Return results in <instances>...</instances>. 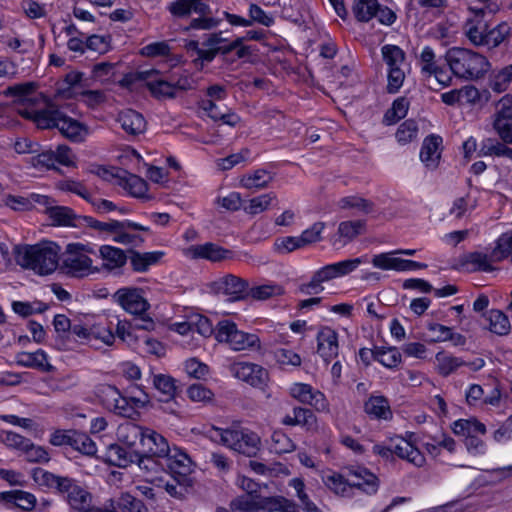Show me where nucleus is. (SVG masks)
I'll return each mask as SVG.
<instances>
[{
  "mask_svg": "<svg viewBox=\"0 0 512 512\" xmlns=\"http://www.w3.org/2000/svg\"><path fill=\"white\" fill-rule=\"evenodd\" d=\"M34 90V83L29 82L9 87L6 94L18 97L21 102L34 103L39 100L46 102L45 98L41 94H35ZM20 114L31 119L38 128H58L64 137L73 142H82L89 134V129L85 124L63 114L53 105L47 103L44 108L29 107L20 110Z\"/></svg>",
  "mask_w": 512,
  "mask_h": 512,
  "instance_id": "obj_1",
  "label": "nucleus"
},
{
  "mask_svg": "<svg viewBox=\"0 0 512 512\" xmlns=\"http://www.w3.org/2000/svg\"><path fill=\"white\" fill-rule=\"evenodd\" d=\"M61 248L52 241H42L35 245H19L14 248L16 263L39 276H47L56 271L59 265Z\"/></svg>",
  "mask_w": 512,
  "mask_h": 512,
  "instance_id": "obj_2",
  "label": "nucleus"
},
{
  "mask_svg": "<svg viewBox=\"0 0 512 512\" xmlns=\"http://www.w3.org/2000/svg\"><path fill=\"white\" fill-rule=\"evenodd\" d=\"M445 60L455 76L466 80L482 77L490 67V63L485 56L461 47L448 49Z\"/></svg>",
  "mask_w": 512,
  "mask_h": 512,
  "instance_id": "obj_3",
  "label": "nucleus"
},
{
  "mask_svg": "<svg viewBox=\"0 0 512 512\" xmlns=\"http://www.w3.org/2000/svg\"><path fill=\"white\" fill-rule=\"evenodd\" d=\"M207 433L212 441L248 456L254 455L260 444V438L256 433L239 426L228 428L212 426Z\"/></svg>",
  "mask_w": 512,
  "mask_h": 512,
  "instance_id": "obj_4",
  "label": "nucleus"
},
{
  "mask_svg": "<svg viewBox=\"0 0 512 512\" xmlns=\"http://www.w3.org/2000/svg\"><path fill=\"white\" fill-rule=\"evenodd\" d=\"M94 253L92 245L79 242L69 243L65 249L61 268L67 275L76 278L98 274L101 269L94 265V261L90 257Z\"/></svg>",
  "mask_w": 512,
  "mask_h": 512,
  "instance_id": "obj_5",
  "label": "nucleus"
},
{
  "mask_svg": "<svg viewBox=\"0 0 512 512\" xmlns=\"http://www.w3.org/2000/svg\"><path fill=\"white\" fill-rule=\"evenodd\" d=\"M214 335L218 343L226 345L235 352L261 349L258 335L240 330L235 322L228 319L217 323Z\"/></svg>",
  "mask_w": 512,
  "mask_h": 512,
  "instance_id": "obj_6",
  "label": "nucleus"
},
{
  "mask_svg": "<svg viewBox=\"0 0 512 512\" xmlns=\"http://www.w3.org/2000/svg\"><path fill=\"white\" fill-rule=\"evenodd\" d=\"M148 232L149 228L131 220H110L106 238L124 246L142 245L145 239L139 232Z\"/></svg>",
  "mask_w": 512,
  "mask_h": 512,
  "instance_id": "obj_7",
  "label": "nucleus"
},
{
  "mask_svg": "<svg viewBox=\"0 0 512 512\" xmlns=\"http://www.w3.org/2000/svg\"><path fill=\"white\" fill-rule=\"evenodd\" d=\"M166 465L180 486L190 487L193 484L191 474L195 470V464L190 456L181 448L174 446L165 454Z\"/></svg>",
  "mask_w": 512,
  "mask_h": 512,
  "instance_id": "obj_8",
  "label": "nucleus"
},
{
  "mask_svg": "<svg viewBox=\"0 0 512 512\" xmlns=\"http://www.w3.org/2000/svg\"><path fill=\"white\" fill-rule=\"evenodd\" d=\"M493 128L500 139L512 145V95H504L495 107L492 121Z\"/></svg>",
  "mask_w": 512,
  "mask_h": 512,
  "instance_id": "obj_9",
  "label": "nucleus"
},
{
  "mask_svg": "<svg viewBox=\"0 0 512 512\" xmlns=\"http://www.w3.org/2000/svg\"><path fill=\"white\" fill-rule=\"evenodd\" d=\"M248 288L249 284L246 280L233 274L219 277L210 284L213 293L223 295L230 301H239L246 298Z\"/></svg>",
  "mask_w": 512,
  "mask_h": 512,
  "instance_id": "obj_10",
  "label": "nucleus"
},
{
  "mask_svg": "<svg viewBox=\"0 0 512 512\" xmlns=\"http://www.w3.org/2000/svg\"><path fill=\"white\" fill-rule=\"evenodd\" d=\"M113 298L122 309L133 315L141 316L150 308V304L144 296V291L140 288H120L114 293Z\"/></svg>",
  "mask_w": 512,
  "mask_h": 512,
  "instance_id": "obj_11",
  "label": "nucleus"
},
{
  "mask_svg": "<svg viewBox=\"0 0 512 512\" xmlns=\"http://www.w3.org/2000/svg\"><path fill=\"white\" fill-rule=\"evenodd\" d=\"M350 484L355 496L359 493L366 495H374L379 489V479L366 467H350L347 468Z\"/></svg>",
  "mask_w": 512,
  "mask_h": 512,
  "instance_id": "obj_12",
  "label": "nucleus"
},
{
  "mask_svg": "<svg viewBox=\"0 0 512 512\" xmlns=\"http://www.w3.org/2000/svg\"><path fill=\"white\" fill-rule=\"evenodd\" d=\"M288 393L296 401L313 406L318 411L328 410L325 395L307 383L296 382L291 384Z\"/></svg>",
  "mask_w": 512,
  "mask_h": 512,
  "instance_id": "obj_13",
  "label": "nucleus"
},
{
  "mask_svg": "<svg viewBox=\"0 0 512 512\" xmlns=\"http://www.w3.org/2000/svg\"><path fill=\"white\" fill-rule=\"evenodd\" d=\"M136 79L145 82V85L156 98H173L175 94V85L163 79L159 71L154 69H146L137 71Z\"/></svg>",
  "mask_w": 512,
  "mask_h": 512,
  "instance_id": "obj_14",
  "label": "nucleus"
},
{
  "mask_svg": "<svg viewBox=\"0 0 512 512\" xmlns=\"http://www.w3.org/2000/svg\"><path fill=\"white\" fill-rule=\"evenodd\" d=\"M317 353L328 364L339 354V335L329 326H321L316 334Z\"/></svg>",
  "mask_w": 512,
  "mask_h": 512,
  "instance_id": "obj_15",
  "label": "nucleus"
},
{
  "mask_svg": "<svg viewBox=\"0 0 512 512\" xmlns=\"http://www.w3.org/2000/svg\"><path fill=\"white\" fill-rule=\"evenodd\" d=\"M183 254L189 259H204L212 262L231 259L233 257L230 250L211 242L191 245L183 250Z\"/></svg>",
  "mask_w": 512,
  "mask_h": 512,
  "instance_id": "obj_16",
  "label": "nucleus"
},
{
  "mask_svg": "<svg viewBox=\"0 0 512 512\" xmlns=\"http://www.w3.org/2000/svg\"><path fill=\"white\" fill-rule=\"evenodd\" d=\"M474 15L468 18L464 24L463 31L467 39L475 46H484L487 36L488 24L484 20V14H491L484 6L481 9H471Z\"/></svg>",
  "mask_w": 512,
  "mask_h": 512,
  "instance_id": "obj_17",
  "label": "nucleus"
},
{
  "mask_svg": "<svg viewBox=\"0 0 512 512\" xmlns=\"http://www.w3.org/2000/svg\"><path fill=\"white\" fill-rule=\"evenodd\" d=\"M98 397L109 411L120 416L129 417L130 408L125 396L116 387L109 384L100 385L98 387Z\"/></svg>",
  "mask_w": 512,
  "mask_h": 512,
  "instance_id": "obj_18",
  "label": "nucleus"
},
{
  "mask_svg": "<svg viewBox=\"0 0 512 512\" xmlns=\"http://www.w3.org/2000/svg\"><path fill=\"white\" fill-rule=\"evenodd\" d=\"M230 371L234 377L253 387H260L267 378V372L263 367L249 362L234 363L230 366Z\"/></svg>",
  "mask_w": 512,
  "mask_h": 512,
  "instance_id": "obj_19",
  "label": "nucleus"
},
{
  "mask_svg": "<svg viewBox=\"0 0 512 512\" xmlns=\"http://www.w3.org/2000/svg\"><path fill=\"white\" fill-rule=\"evenodd\" d=\"M321 479L324 486L335 496L345 499L355 497L347 470L345 473L328 470L323 472Z\"/></svg>",
  "mask_w": 512,
  "mask_h": 512,
  "instance_id": "obj_20",
  "label": "nucleus"
},
{
  "mask_svg": "<svg viewBox=\"0 0 512 512\" xmlns=\"http://www.w3.org/2000/svg\"><path fill=\"white\" fill-rule=\"evenodd\" d=\"M363 410L372 420L390 421L393 418L389 400L380 394H371L364 401Z\"/></svg>",
  "mask_w": 512,
  "mask_h": 512,
  "instance_id": "obj_21",
  "label": "nucleus"
},
{
  "mask_svg": "<svg viewBox=\"0 0 512 512\" xmlns=\"http://www.w3.org/2000/svg\"><path fill=\"white\" fill-rule=\"evenodd\" d=\"M168 11L177 18L189 17L193 14L206 16L209 6L203 0H175L168 4Z\"/></svg>",
  "mask_w": 512,
  "mask_h": 512,
  "instance_id": "obj_22",
  "label": "nucleus"
},
{
  "mask_svg": "<svg viewBox=\"0 0 512 512\" xmlns=\"http://www.w3.org/2000/svg\"><path fill=\"white\" fill-rule=\"evenodd\" d=\"M99 258L102 261L100 269L108 272H115L122 269L127 263L125 251L112 245H102L99 247Z\"/></svg>",
  "mask_w": 512,
  "mask_h": 512,
  "instance_id": "obj_23",
  "label": "nucleus"
},
{
  "mask_svg": "<svg viewBox=\"0 0 512 512\" xmlns=\"http://www.w3.org/2000/svg\"><path fill=\"white\" fill-rule=\"evenodd\" d=\"M141 446L146 455L157 458H164L165 454H168L171 448L167 440L161 434L150 428H145L141 439Z\"/></svg>",
  "mask_w": 512,
  "mask_h": 512,
  "instance_id": "obj_24",
  "label": "nucleus"
},
{
  "mask_svg": "<svg viewBox=\"0 0 512 512\" xmlns=\"http://www.w3.org/2000/svg\"><path fill=\"white\" fill-rule=\"evenodd\" d=\"M156 458L151 455L140 456L137 466L144 481L156 487H162L164 471Z\"/></svg>",
  "mask_w": 512,
  "mask_h": 512,
  "instance_id": "obj_25",
  "label": "nucleus"
},
{
  "mask_svg": "<svg viewBox=\"0 0 512 512\" xmlns=\"http://www.w3.org/2000/svg\"><path fill=\"white\" fill-rule=\"evenodd\" d=\"M60 493L66 495V501L76 511L82 510L91 504L90 493L70 478H68V483L62 486Z\"/></svg>",
  "mask_w": 512,
  "mask_h": 512,
  "instance_id": "obj_26",
  "label": "nucleus"
},
{
  "mask_svg": "<svg viewBox=\"0 0 512 512\" xmlns=\"http://www.w3.org/2000/svg\"><path fill=\"white\" fill-rule=\"evenodd\" d=\"M281 423L285 426H300L306 430H314L317 427V418L307 408L294 407L291 413L282 418Z\"/></svg>",
  "mask_w": 512,
  "mask_h": 512,
  "instance_id": "obj_27",
  "label": "nucleus"
},
{
  "mask_svg": "<svg viewBox=\"0 0 512 512\" xmlns=\"http://www.w3.org/2000/svg\"><path fill=\"white\" fill-rule=\"evenodd\" d=\"M393 453L417 467H421L425 463V457L419 449L404 438H396L394 440Z\"/></svg>",
  "mask_w": 512,
  "mask_h": 512,
  "instance_id": "obj_28",
  "label": "nucleus"
},
{
  "mask_svg": "<svg viewBox=\"0 0 512 512\" xmlns=\"http://www.w3.org/2000/svg\"><path fill=\"white\" fill-rule=\"evenodd\" d=\"M117 121L122 129L130 135H138L145 131L146 121L143 116L135 110L127 109L121 111Z\"/></svg>",
  "mask_w": 512,
  "mask_h": 512,
  "instance_id": "obj_29",
  "label": "nucleus"
},
{
  "mask_svg": "<svg viewBox=\"0 0 512 512\" xmlns=\"http://www.w3.org/2000/svg\"><path fill=\"white\" fill-rule=\"evenodd\" d=\"M451 429L455 435L464 437L465 440L474 436H483L486 433V426L474 417L454 421Z\"/></svg>",
  "mask_w": 512,
  "mask_h": 512,
  "instance_id": "obj_30",
  "label": "nucleus"
},
{
  "mask_svg": "<svg viewBox=\"0 0 512 512\" xmlns=\"http://www.w3.org/2000/svg\"><path fill=\"white\" fill-rule=\"evenodd\" d=\"M16 362L20 366L39 369L44 372H49L53 369L48 361L47 354L41 349L35 352L18 353L16 355Z\"/></svg>",
  "mask_w": 512,
  "mask_h": 512,
  "instance_id": "obj_31",
  "label": "nucleus"
},
{
  "mask_svg": "<svg viewBox=\"0 0 512 512\" xmlns=\"http://www.w3.org/2000/svg\"><path fill=\"white\" fill-rule=\"evenodd\" d=\"M273 180V174L265 169H257L242 175L239 185L248 190H260L268 187Z\"/></svg>",
  "mask_w": 512,
  "mask_h": 512,
  "instance_id": "obj_32",
  "label": "nucleus"
},
{
  "mask_svg": "<svg viewBox=\"0 0 512 512\" xmlns=\"http://www.w3.org/2000/svg\"><path fill=\"white\" fill-rule=\"evenodd\" d=\"M442 139L439 136L431 135L424 139L420 151V159L428 168H435L440 159V145Z\"/></svg>",
  "mask_w": 512,
  "mask_h": 512,
  "instance_id": "obj_33",
  "label": "nucleus"
},
{
  "mask_svg": "<svg viewBox=\"0 0 512 512\" xmlns=\"http://www.w3.org/2000/svg\"><path fill=\"white\" fill-rule=\"evenodd\" d=\"M164 255L165 252L163 251H134L130 256V264L134 271L143 273L146 272L151 266L158 264Z\"/></svg>",
  "mask_w": 512,
  "mask_h": 512,
  "instance_id": "obj_34",
  "label": "nucleus"
},
{
  "mask_svg": "<svg viewBox=\"0 0 512 512\" xmlns=\"http://www.w3.org/2000/svg\"><path fill=\"white\" fill-rule=\"evenodd\" d=\"M0 500L14 504L25 511H32L37 504L34 494L23 490H12L0 493Z\"/></svg>",
  "mask_w": 512,
  "mask_h": 512,
  "instance_id": "obj_35",
  "label": "nucleus"
},
{
  "mask_svg": "<svg viewBox=\"0 0 512 512\" xmlns=\"http://www.w3.org/2000/svg\"><path fill=\"white\" fill-rule=\"evenodd\" d=\"M83 79V73L78 71H71L66 74L62 81L57 83V95L64 99L75 97L79 91L78 87Z\"/></svg>",
  "mask_w": 512,
  "mask_h": 512,
  "instance_id": "obj_36",
  "label": "nucleus"
},
{
  "mask_svg": "<svg viewBox=\"0 0 512 512\" xmlns=\"http://www.w3.org/2000/svg\"><path fill=\"white\" fill-rule=\"evenodd\" d=\"M285 293L283 285L276 282H266L260 285L248 288L247 296L254 300L265 301L268 299L280 297Z\"/></svg>",
  "mask_w": 512,
  "mask_h": 512,
  "instance_id": "obj_37",
  "label": "nucleus"
},
{
  "mask_svg": "<svg viewBox=\"0 0 512 512\" xmlns=\"http://www.w3.org/2000/svg\"><path fill=\"white\" fill-rule=\"evenodd\" d=\"M334 278H338V276L336 273L335 265L332 263L322 267L317 272H315L311 280L304 286V289L309 294L320 293L324 289L322 283L328 282Z\"/></svg>",
  "mask_w": 512,
  "mask_h": 512,
  "instance_id": "obj_38",
  "label": "nucleus"
},
{
  "mask_svg": "<svg viewBox=\"0 0 512 512\" xmlns=\"http://www.w3.org/2000/svg\"><path fill=\"white\" fill-rule=\"evenodd\" d=\"M110 512H149V509L141 500L125 493L111 501Z\"/></svg>",
  "mask_w": 512,
  "mask_h": 512,
  "instance_id": "obj_39",
  "label": "nucleus"
},
{
  "mask_svg": "<svg viewBox=\"0 0 512 512\" xmlns=\"http://www.w3.org/2000/svg\"><path fill=\"white\" fill-rule=\"evenodd\" d=\"M32 479L38 485L47 488H56L59 492L65 483H68L67 477L56 476L42 468L32 470Z\"/></svg>",
  "mask_w": 512,
  "mask_h": 512,
  "instance_id": "obj_40",
  "label": "nucleus"
},
{
  "mask_svg": "<svg viewBox=\"0 0 512 512\" xmlns=\"http://www.w3.org/2000/svg\"><path fill=\"white\" fill-rule=\"evenodd\" d=\"M493 258L492 250L489 253L472 252L465 257V264L468 269L488 272L493 270L494 263L500 262Z\"/></svg>",
  "mask_w": 512,
  "mask_h": 512,
  "instance_id": "obj_41",
  "label": "nucleus"
},
{
  "mask_svg": "<svg viewBox=\"0 0 512 512\" xmlns=\"http://www.w3.org/2000/svg\"><path fill=\"white\" fill-rule=\"evenodd\" d=\"M398 255L397 250L375 254L371 259V264L377 269L400 272L402 258Z\"/></svg>",
  "mask_w": 512,
  "mask_h": 512,
  "instance_id": "obj_42",
  "label": "nucleus"
},
{
  "mask_svg": "<svg viewBox=\"0 0 512 512\" xmlns=\"http://www.w3.org/2000/svg\"><path fill=\"white\" fill-rule=\"evenodd\" d=\"M381 53L386 64V70L405 68V53L400 47L396 45H384L381 49Z\"/></svg>",
  "mask_w": 512,
  "mask_h": 512,
  "instance_id": "obj_43",
  "label": "nucleus"
},
{
  "mask_svg": "<svg viewBox=\"0 0 512 512\" xmlns=\"http://www.w3.org/2000/svg\"><path fill=\"white\" fill-rule=\"evenodd\" d=\"M276 201L274 193H265L251 198L244 206L243 210L248 215H258L267 211Z\"/></svg>",
  "mask_w": 512,
  "mask_h": 512,
  "instance_id": "obj_44",
  "label": "nucleus"
},
{
  "mask_svg": "<svg viewBox=\"0 0 512 512\" xmlns=\"http://www.w3.org/2000/svg\"><path fill=\"white\" fill-rule=\"evenodd\" d=\"M512 83V64L494 71L489 78V87L496 93L505 92Z\"/></svg>",
  "mask_w": 512,
  "mask_h": 512,
  "instance_id": "obj_45",
  "label": "nucleus"
},
{
  "mask_svg": "<svg viewBox=\"0 0 512 512\" xmlns=\"http://www.w3.org/2000/svg\"><path fill=\"white\" fill-rule=\"evenodd\" d=\"M48 217L56 226H76L75 220L77 218L74 211L67 206L50 207L48 210Z\"/></svg>",
  "mask_w": 512,
  "mask_h": 512,
  "instance_id": "obj_46",
  "label": "nucleus"
},
{
  "mask_svg": "<svg viewBox=\"0 0 512 512\" xmlns=\"http://www.w3.org/2000/svg\"><path fill=\"white\" fill-rule=\"evenodd\" d=\"M477 198L476 191H469L465 196L454 200L450 213L456 218L465 216L477 207Z\"/></svg>",
  "mask_w": 512,
  "mask_h": 512,
  "instance_id": "obj_47",
  "label": "nucleus"
},
{
  "mask_svg": "<svg viewBox=\"0 0 512 512\" xmlns=\"http://www.w3.org/2000/svg\"><path fill=\"white\" fill-rule=\"evenodd\" d=\"M268 512H297V506L294 502L282 497H262L261 496V511Z\"/></svg>",
  "mask_w": 512,
  "mask_h": 512,
  "instance_id": "obj_48",
  "label": "nucleus"
},
{
  "mask_svg": "<svg viewBox=\"0 0 512 512\" xmlns=\"http://www.w3.org/2000/svg\"><path fill=\"white\" fill-rule=\"evenodd\" d=\"M489 330L497 335H506L511 330L508 316L501 310L492 309L487 314Z\"/></svg>",
  "mask_w": 512,
  "mask_h": 512,
  "instance_id": "obj_49",
  "label": "nucleus"
},
{
  "mask_svg": "<svg viewBox=\"0 0 512 512\" xmlns=\"http://www.w3.org/2000/svg\"><path fill=\"white\" fill-rule=\"evenodd\" d=\"M377 8V0H354L352 11L358 21L368 22L377 13Z\"/></svg>",
  "mask_w": 512,
  "mask_h": 512,
  "instance_id": "obj_50",
  "label": "nucleus"
},
{
  "mask_svg": "<svg viewBox=\"0 0 512 512\" xmlns=\"http://www.w3.org/2000/svg\"><path fill=\"white\" fill-rule=\"evenodd\" d=\"M145 428L134 423H125L118 428V438L128 446H134L137 441L141 442Z\"/></svg>",
  "mask_w": 512,
  "mask_h": 512,
  "instance_id": "obj_51",
  "label": "nucleus"
},
{
  "mask_svg": "<svg viewBox=\"0 0 512 512\" xmlns=\"http://www.w3.org/2000/svg\"><path fill=\"white\" fill-rule=\"evenodd\" d=\"M170 329L184 337L190 336V339L182 343L186 348L193 350L200 347L201 338L193 335V323L191 319L189 321L174 322L170 325Z\"/></svg>",
  "mask_w": 512,
  "mask_h": 512,
  "instance_id": "obj_52",
  "label": "nucleus"
},
{
  "mask_svg": "<svg viewBox=\"0 0 512 512\" xmlns=\"http://www.w3.org/2000/svg\"><path fill=\"white\" fill-rule=\"evenodd\" d=\"M231 509L238 512L261 511L260 495H241L231 502Z\"/></svg>",
  "mask_w": 512,
  "mask_h": 512,
  "instance_id": "obj_53",
  "label": "nucleus"
},
{
  "mask_svg": "<svg viewBox=\"0 0 512 512\" xmlns=\"http://www.w3.org/2000/svg\"><path fill=\"white\" fill-rule=\"evenodd\" d=\"M365 228L366 223L363 220L343 221L338 226V235L347 243L364 233Z\"/></svg>",
  "mask_w": 512,
  "mask_h": 512,
  "instance_id": "obj_54",
  "label": "nucleus"
},
{
  "mask_svg": "<svg viewBox=\"0 0 512 512\" xmlns=\"http://www.w3.org/2000/svg\"><path fill=\"white\" fill-rule=\"evenodd\" d=\"M419 65L421 75L424 79L430 80L433 72L438 68L435 61V53L429 46H425L419 56Z\"/></svg>",
  "mask_w": 512,
  "mask_h": 512,
  "instance_id": "obj_55",
  "label": "nucleus"
},
{
  "mask_svg": "<svg viewBox=\"0 0 512 512\" xmlns=\"http://www.w3.org/2000/svg\"><path fill=\"white\" fill-rule=\"evenodd\" d=\"M408 109L409 101L404 97L397 98L392 103V107L385 113L384 122L387 125L396 123L407 115Z\"/></svg>",
  "mask_w": 512,
  "mask_h": 512,
  "instance_id": "obj_56",
  "label": "nucleus"
},
{
  "mask_svg": "<svg viewBox=\"0 0 512 512\" xmlns=\"http://www.w3.org/2000/svg\"><path fill=\"white\" fill-rule=\"evenodd\" d=\"M337 205L340 209H354L363 213H370L373 210L372 202L357 195L342 197Z\"/></svg>",
  "mask_w": 512,
  "mask_h": 512,
  "instance_id": "obj_57",
  "label": "nucleus"
},
{
  "mask_svg": "<svg viewBox=\"0 0 512 512\" xmlns=\"http://www.w3.org/2000/svg\"><path fill=\"white\" fill-rule=\"evenodd\" d=\"M271 450L277 454L290 453L295 450L291 438L281 430H275L271 435Z\"/></svg>",
  "mask_w": 512,
  "mask_h": 512,
  "instance_id": "obj_58",
  "label": "nucleus"
},
{
  "mask_svg": "<svg viewBox=\"0 0 512 512\" xmlns=\"http://www.w3.org/2000/svg\"><path fill=\"white\" fill-rule=\"evenodd\" d=\"M492 257L500 261L510 257L512 261V232L503 233L496 240V245L492 249Z\"/></svg>",
  "mask_w": 512,
  "mask_h": 512,
  "instance_id": "obj_59",
  "label": "nucleus"
},
{
  "mask_svg": "<svg viewBox=\"0 0 512 512\" xmlns=\"http://www.w3.org/2000/svg\"><path fill=\"white\" fill-rule=\"evenodd\" d=\"M435 363L437 371L444 376L451 374L462 365V361L454 356L439 352L436 354Z\"/></svg>",
  "mask_w": 512,
  "mask_h": 512,
  "instance_id": "obj_60",
  "label": "nucleus"
},
{
  "mask_svg": "<svg viewBox=\"0 0 512 512\" xmlns=\"http://www.w3.org/2000/svg\"><path fill=\"white\" fill-rule=\"evenodd\" d=\"M55 188L62 192L73 193L86 201L90 195V192L87 190V188L82 182L71 178L57 181L55 183Z\"/></svg>",
  "mask_w": 512,
  "mask_h": 512,
  "instance_id": "obj_61",
  "label": "nucleus"
},
{
  "mask_svg": "<svg viewBox=\"0 0 512 512\" xmlns=\"http://www.w3.org/2000/svg\"><path fill=\"white\" fill-rule=\"evenodd\" d=\"M71 446L79 452L92 456L97 452L95 442L85 433L74 431L71 437Z\"/></svg>",
  "mask_w": 512,
  "mask_h": 512,
  "instance_id": "obj_62",
  "label": "nucleus"
},
{
  "mask_svg": "<svg viewBox=\"0 0 512 512\" xmlns=\"http://www.w3.org/2000/svg\"><path fill=\"white\" fill-rule=\"evenodd\" d=\"M30 439L13 431H1L0 441L9 449L16 450L20 454L27 448Z\"/></svg>",
  "mask_w": 512,
  "mask_h": 512,
  "instance_id": "obj_63",
  "label": "nucleus"
},
{
  "mask_svg": "<svg viewBox=\"0 0 512 512\" xmlns=\"http://www.w3.org/2000/svg\"><path fill=\"white\" fill-rule=\"evenodd\" d=\"M124 189L135 198H147V183L136 175H129L124 180Z\"/></svg>",
  "mask_w": 512,
  "mask_h": 512,
  "instance_id": "obj_64",
  "label": "nucleus"
}]
</instances>
